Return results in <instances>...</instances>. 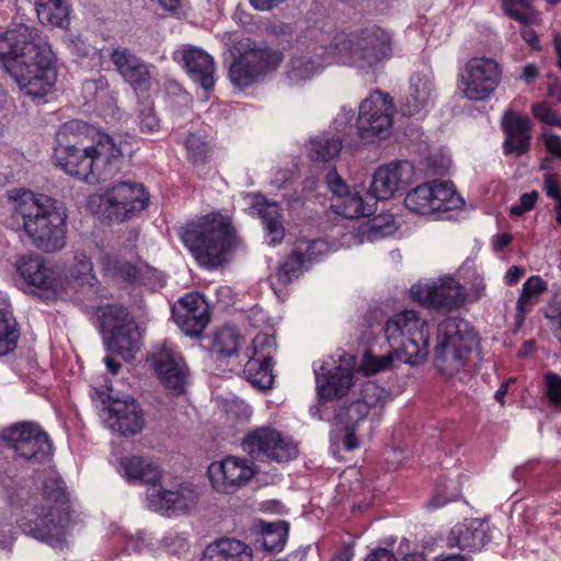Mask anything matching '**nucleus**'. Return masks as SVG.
I'll use <instances>...</instances> for the list:
<instances>
[{"label": "nucleus", "mask_w": 561, "mask_h": 561, "mask_svg": "<svg viewBox=\"0 0 561 561\" xmlns=\"http://www.w3.org/2000/svg\"><path fill=\"white\" fill-rule=\"evenodd\" d=\"M101 329L108 355L104 358L107 369L117 374L121 364L113 356L129 362L140 350L141 334L137 323L123 306H107L100 310Z\"/></svg>", "instance_id": "10"}, {"label": "nucleus", "mask_w": 561, "mask_h": 561, "mask_svg": "<svg viewBox=\"0 0 561 561\" xmlns=\"http://www.w3.org/2000/svg\"><path fill=\"white\" fill-rule=\"evenodd\" d=\"M365 561H397L394 556L387 549L380 548L373 551Z\"/></svg>", "instance_id": "62"}, {"label": "nucleus", "mask_w": 561, "mask_h": 561, "mask_svg": "<svg viewBox=\"0 0 561 561\" xmlns=\"http://www.w3.org/2000/svg\"><path fill=\"white\" fill-rule=\"evenodd\" d=\"M254 208L262 220L265 242L272 245L280 243L285 237V228L279 205L259 196L255 199Z\"/></svg>", "instance_id": "37"}, {"label": "nucleus", "mask_w": 561, "mask_h": 561, "mask_svg": "<svg viewBox=\"0 0 561 561\" xmlns=\"http://www.w3.org/2000/svg\"><path fill=\"white\" fill-rule=\"evenodd\" d=\"M389 400L390 394L385 388L365 382L357 398L344 402L335 414L331 431L333 453L340 447L347 451L359 448L380 423Z\"/></svg>", "instance_id": "6"}, {"label": "nucleus", "mask_w": 561, "mask_h": 561, "mask_svg": "<svg viewBox=\"0 0 561 561\" xmlns=\"http://www.w3.org/2000/svg\"><path fill=\"white\" fill-rule=\"evenodd\" d=\"M392 55L393 36L389 30L371 25L346 34L335 32L329 21L320 20L301 34L286 65L285 82L301 87L332 64L369 72Z\"/></svg>", "instance_id": "1"}, {"label": "nucleus", "mask_w": 561, "mask_h": 561, "mask_svg": "<svg viewBox=\"0 0 561 561\" xmlns=\"http://www.w3.org/2000/svg\"><path fill=\"white\" fill-rule=\"evenodd\" d=\"M525 274L524 268L519 266H512L504 275V282L506 285L516 284L520 277Z\"/></svg>", "instance_id": "63"}, {"label": "nucleus", "mask_w": 561, "mask_h": 561, "mask_svg": "<svg viewBox=\"0 0 561 561\" xmlns=\"http://www.w3.org/2000/svg\"><path fill=\"white\" fill-rule=\"evenodd\" d=\"M149 203L145 187L137 183L119 182L111 185L102 194L89 198V208L105 218L126 220L142 211Z\"/></svg>", "instance_id": "13"}, {"label": "nucleus", "mask_w": 561, "mask_h": 561, "mask_svg": "<svg viewBox=\"0 0 561 561\" xmlns=\"http://www.w3.org/2000/svg\"><path fill=\"white\" fill-rule=\"evenodd\" d=\"M190 159L194 163L204 162L208 153V145L202 137L191 134L185 140Z\"/></svg>", "instance_id": "51"}, {"label": "nucleus", "mask_w": 561, "mask_h": 561, "mask_svg": "<svg viewBox=\"0 0 561 561\" xmlns=\"http://www.w3.org/2000/svg\"><path fill=\"white\" fill-rule=\"evenodd\" d=\"M68 47L78 56L87 57L93 56L98 59L101 58L98 49L88 44L80 35L70 34L67 37Z\"/></svg>", "instance_id": "54"}, {"label": "nucleus", "mask_w": 561, "mask_h": 561, "mask_svg": "<svg viewBox=\"0 0 561 561\" xmlns=\"http://www.w3.org/2000/svg\"><path fill=\"white\" fill-rule=\"evenodd\" d=\"M70 516L58 507H34L26 510L20 519L22 531L37 540L45 541L55 549L64 546L69 533Z\"/></svg>", "instance_id": "17"}, {"label": "nucleus", "mask_w": 561, "mask_h": 561, "mask_svg": "<svg viewBox=\"0 0 561 561\" xmlns=\"http://www.w3.org/2000/svg\"><path fill=\"white\" fill-rule=\"evenodd\" d=\"M287 535L288 524L286 522L261 525L262 547L267 551L282 550Z\"/></svg>", "instance_id": "44"}, {"label": "nucleus", "mask_w": 561, "mask_h": 561, "mask_svg": "<svg viewBox=\"0 0 561 561\" xmlns=\"http://www.w3.org/2000/svg\"><path fill=\"white\" fill-rule=\"evenodd\" d=\"M543 391L551 404L561 407V375L547 371L543 375Z\"/></svg>", "instance_id": "49"}, {"label": "nucleus", "mask_w": 561, "mask_h": 561, "mask_svg": "<svg viewBox=\"0 0 561 561\" xmlns=\"http://www.w3.org/2000/svg\"><path fill=\"white\" fill-rule=\"evenodd\" d=\"M173 317L186 335H198L209 322L208 304L197 293L187 294L173 307Z\"/></svg>", "instance_id": "31"}, {"label": "nucleus", "mask_w": 561, "mask_h": 561, "mask_svg": "<svg viewBox=\"0 0 561 561\" xmlns=\"http://www.w3.org/2000/svg\"><path fill=\"white\" fill-rule=\"evenodd\" d=\"M435 99L433 71L425 67L411 76L407 95L400 105L401 113L404 116L423 117L434 105Z\"/></svg>", "instance_id": "30"}, {"label": "nucleus", "mask_w": 561, "mask_h": 561, "mask_svg": "<svg viewBox=\"0 0 561 561\" xmlns=\"http://www.w3.org/2000/svg\"><path fill=\"white\" fill-rule=\"evenodd\" d=\"M0 62L25 95L44 98L55 87V54L36 27L19 24L1 33Z\"/></svg>", "instance_id": "2"}, {"label": "nucleus", "mask_w": 561, "mask_h": 561, "mask_svg": "<svg viewBox=\"0 0 561 561\" xmlns=\"http://www.w3.org/2000/svg\"><path fill=\"white\" fill-rule=\"evenodd\" d=\"M96 263L105 275L116 280L136 282L139 277L137 266L112 252L99 250Z\"/></svg>", "instance_id": "39"}, {"label": "nucleus", "mask_w": 561, "mask_h": 561, "mask_svg": "<svg viewBox=\"0 0 561 561\" xmlns=\"http://www.w3.org/2000/svg\"><path fill=\"white\" fill-rule=\"evenodd\" d=\"M542 141L547 151L553 157L561 158V137L552 133H542Z\"/></svg>", "instance_id": "59"}, {"label": "nucleus", "mask_w": 561, "mask_h": 561, "mask_svg": "<svg viewBox=\"0 0 561 561\" xmlns=\"http://www.w3.org/2000/svg\"><path fill=\"white\" fill-rule=\"evenodd\" d=\"M354 110L347 106H342L327 133L336 139H341V144H350V138L356 130V123L354 124Z\"/></svg>", "instance_id": "43"}, {"label": "nucleus", "mask_w": 561, "mask_h": 561, "mask_svg": "<svg viewBox=\"0 0 561 561\" xmlns=\"http://www.w3.org/2000/svg\"><path fill=\"white\" fill-rule=\"evenodd\" d=\"M478 346V334L468 321L447 318L437 327L434 366L445 378L462 380L474 369Z\"/></svg>", "instance_id": "9"}, {"label": "nucleus", "mask_w": 561, "mask_h": 561, "mask_svg": "<svg viewBox=\"0 0 561 561\" xmlns=\"http://www.w3.org/2000/svg\"><path fill=\"white\" fill-rule=\"evenodd\" d=\"M163 546L171 553H180L184 551L187 547V539L184 535L171 530L168 531L163 537Z\"/></svg>", "instance_id": "56"}, {"label": "nucleus", "mask_w": 561, "mask_h": 561, "mask_svg": "<svg viewBox=\"0 0 561 561\" xmlns=\"http://www.w3.org/2000/svg\"><path fill=\"white\" fill-rule=\"evenodd\" d=\"M385 334L391 351L385 354L374 347L365 351L357 373L375 375L392 367L394 360L419 366L428 358L432 327L415 310L404 309L391 316L385 324Z\"/></svg>", "instance_id": "4"}, {"label": "nucleus", "mask_w": 561, "mask_h": 561, "mask_svg": "<svg viewBox=\"0 0 561 561\" xmlns=\"http://www.w3.org/2000/svg\"><path fill=\"white\" fill-rule=\"evenodd\" d=\"M215 542L225 561H253L252 549L240 540L222 538Z\"/></svg>", "instance_id": "45"}, {"label": "nucleus", "mask_w": 561, "mask_h": 561, "mask_svg": "<svg viewBox=\"0 0 561 561\" xmlns=\"http://www.w3.org/2000/svg\"><path fill=\"white\" fill-rule=\"evenodd\" d=\"M505 13L517 22L530 24L536 14L529 0H501Z\"/></svg>", "instance_id": "47"}, {"label": "nucleus", "mask_w": 561, "mask_h": 561, "mask_svg": "<svg viewBox=\"0 0 561 561\" xmlns=\"http://www.w3.org/2000/svg\"><path fill=\"white\" fill-rule=\"evenodd\" d=\"M111 60L134 91L146 92L156 85L154 66L145 62L130 49L125 47L114 48L111 53Z\"/></svg>", "instance_id": "29"}, {"label": "nucleus", "mask_w": 561, "mask_h": 561, "mask_svg": "<svg viewBox=\"0 0 561 561\" xmlns=\"http://www.w3.org/2000/svg\"><path fill=\"white\" fill-rule=\"evenodd\" d=\"M342 145L341 139L324 133L310 140L309 154L314 161H330L339 156Z\"/></svg>", "instance_id": "42"}, {"label": "nucleus", "mask_w": 561, "mask_h": 561, "mask_svg": "<svg viewBox=\"0 0 561 561\" xmlns=\"http://www.w3.org/2000/svg\"><path fill=\"white\" fill-rule=\"evenodd\" d=\"M397 225L390 214H380L358 227L357 232L342 233V243L347 248L365 242H375L396 232Z\"/></svg>", "instance_id": "33"}, {"label": "nucleus", "mask_w": 561, "mask_h": 561, "mask_svg": "<svg viewBox=\"0 0 561 561\" xmlns=\"http://www.w3.org/2000/svg\"><path fill=\"white\" fill-rule=\"evenodd\" d=\"M285 0H249L251 5L260 11L272 10Z\"/></svg>", "instance_id": "64"}, {"label": "nucleus", "mask_w": 561, "mask_h": 561, "mask_svg": "<svg viewBox=\"0 0 561 561\" xmlns=\"http://www.w3.org/2000/svg\"><path fill=\"white\" fill-rule=\"evenodd\" d=\"M92 262L84 252H77L67 271L48 268L39 256H24L19 261V274L48 298H73L76 294L94 293L98 283L92 274Z\"/></svg>", "instance_id": "7"}, {"label": "nucleus", "mask_w": 561, "mask_h": 561, "mask_svg": "<svg viewBox=\"0 0 561 561\" xmlns=\"http://www.w3.org/2000/svg\"><path fill=\"white\" fill-rule=\"evenodd\" d=\"M84 127L79 121H70L59 128L54 159L67 174L94 184L115 174L119 158L125 151L131 150V146L122 141L121 137L106 134H99L89 146L71 144V138L76 139Z\"/></svg>", "instance_id": "3"}, {"label": "nucleus", "mask_w": 561, "mask_h": 561, "mask_svg": "<svg viewBox=\"0 0 561 561\" xmlns=\"http://www.w3.org/2000/svg\"><path fill=\"white\" fill-rule=\"evenodd\" d=\"M139 128L142 133L152 134L160 129V121L151 105L147 104L138 115Z\"/></svg>", "instance_id": "53"}, {"label": "nucleus", "mask_w": 561, "mask_h": 561, "mask_svg": "<svg viewBox=\"0 0 561 561\" xmlns=\"http://www.w3.org/2000/svg\"><path fill=\"white\" fill-rule=\"evenodd\" d=\"M213 351L224 357L233 358L243 364L244 353L251 350V344L244 346V337L233 327L219 329L213 339Z\"/></svg>", "instance_id": "38"}, {"label": "nucleus", "mask_w": 561, "mask_h": 561, "mask_svg": "<svg viewBox=\"0 0 561 561\" xmlns=\"http://www.w3.org/2000/svg\"><path fill=\"white\" fill-rule=\"evenodd\" d=\"M147 506L162 515L185 514L198 502V490L192 482H178L171 486H151L146 493Z\"/></svg>", "instance_id": "22"}, {"label": "nucleus", "mask_w": 561, "mask_h": 561, "mask_svg": "<svg viewBox=\"0 0 561 561\" xmlns=\"http://www.w3.org/2000/svg\"><path fill=\"white\" fill-rule=\"evenodd\" d=\"M502 75V66L494 58H470L457 75V92L468 101H485L499 88Z\"/></svg>", "instance_id": "15"}, {"label": "nucleus", "mask_w": 561, "mask_h": 561, "mask_svg": "<svg viewBox=\"0 0 561 561\" xmlns=\"http://www.w3.org/2000/svg\"><path fill=\"white\" fill-rule=\"evenodd\" d=\"M7 196L13 220L37 248L55 252L65 247L67 215L55 199L21 187L8 191Z\"/></svg>", "instance_id": "5"}, {"label": "nucleus", "mask_w": 561, "mask_h": 561, "mask_svg": "<svg viewBox=\"0 0 561 561\" xmlns=\"http://www.w3.org/2000/svg\"><path fill=\"white\" fill-rule=\"evenodd\" d=\"M414 175V165L407 160L381 164L370 176L367 196L375 202L390 201L413 182Z\"/></svg>", "instance_id": "24"}, {"label": "nucleus", "mask_w": 561, "mask_h": 561, "mask_svg": "<svg viewBox=\"0 0 561 561\" xmlns=\"http://www.w3.org/2000/svg\"><path fill=\"white\" fill-rule=\"evenodd\" d=\"M537 199L538 193L536 191L523 194L519 198V202L511 207V214L513 216L524 215L535 206Z\"/></svg>", "instance_id": "57"}, {"label": "nucleus", "mask_w": 561, "mask_h": 561, "mask_svg": "<svg viewBox=\"0 0 561 561\" xmlns=\"http://www.w3.org/2000/svg\"><path fill=\"white\" fill-rule=\"evenodd\" d=\"M543 190L553 201L561 199V183L556 174L547 172L543 175Z\"/></svg>", "instance_id": "58"}, {"label": "nucleus", "mask_w": 561, "mask_h": 561, "mask_svg": "<svg viewBox=\"0 0 561 561\" xmlns=\"http://www.w3.org/2000/svg\"><path fill=\"white\" fill-rule=\"evenodd\" d=\"M505 141L503 150L505 154L520 156L529 146L530 121L515 112H507L503 117Z\"/></svg>", "instance_id": "36"}, {"label": "nucleus", "mask_w": 561, "mask_h": 561, "mask_svg": "<svg viewBox=\"0 0 561 561\" xmlns=\"http://www.w3.org/2000/svg\"><path fill=\"white\" fill-rule=\"evenodd\" d=\"M250 325L257 330L251 337V350L244 355V376L254 387L267 390L273 386L272 356L276 351L273 328L266 312L253 309L249 316Z\"/></svg>", "instance_id": "11"}, {"label": "nucleus", "mask_w": 561, "mask_h": 561, "mask_svg": "<svg viewBox=\"0 0 561 561\" xmlns=\"http://www.w3.org/2000/svg\"><path fill=\"white\" fill-rule=\"evenodd\" d=\"M1 439L19 457L42 461L51 453L47 435L35 424L21 423L4 430Z\"/></svg>", "instance_id": "26"}, {"label": "nucleus", "mask_w": 561, "mask_h": 561, "mask_svg": "<svg viewBox=\"0 0 561 561\" xmlns=\"http://www.w3.org/2000/svg\"><path fill=\"white\" fill-rule=\"evenodd\" d=\"M547 284L540 276H531L524 284L516 305V324L520 327L526 314L538 302Z\"/></svg>", "instance_id": "40"}, {"label": "nucleus", "mask_w": 561, "mask_h": 561, "mask_svg": "<svg viewBox=\"0 0 561 561\" xmlns=\"http://www.w3.org/2000/svg\"><path fill=\"white\" fill-rule=\"evenodd\" d=\"M394 105L389 94L376 90L358 107L356 131L362 139H386L393 127Z\"/></svg>", "instance_id": "18"}, {"label": "nucleus", "mask_w": 561, "mask_h": 561, "mask_svg": "<svg viewBox=\"0 0 561 561\" xmlns=\"http://www.w3.org/2000/svg\"><path fill=\"white\" fill-rule=\"evenodd\" d=\"M231 55L233 60L229 67V77L238 87H248L261 80L276 70L283 59L277 50L259 45L250 38L238 39Z\"/></svg>", "instance_id": "12"}, {"label": "nucleus", "mask_w": 561, "mask_h": 561, "mask_svg": "<svg viewBox=\"0 0 561 561\" xmlns=\"http://www.w3.org/2000/svg\"><path fill=\"white\" fill-rule=\"evenodd\" d=\"M102 398L101 417L112 432L124 436L139 434L145 425L142 411L130 397H115L112 389Z\"/></svg>", "instance_id": "20"}, {"label": "nucleus", "mask_w": 561, "mask_h": 561, "mask_svg": "<svg viewBox=\"0 0 561 561\" xmlns=\"http://www.w3.org/2000/svg\"><path fill=\"white\" fill-rule=\"evenodd\" d=\"M404 204L411 213L430 216L459 209L463 206V199L451 182L433 180L408 192Z\"/></svg>", "instance_id": "16"}, {"label": "nucleus", "mask_w": 561, "mask_h": 561, "mask_svg": "<svg viewBox=\"0 0 561 561\" xmlns=\"http://www.w3.org/2000/svg\"><path fill=\"white\" fill-rule=\"evenodd\" d=\"M257 472L254 462L240 456H227L215 460L207 468L213 490L218 494L232 495L248 485Z\"/></svg>", "instance_id": "19"}, {"label": "nucleus", "mask_w": 561, "mask_h": 561, "mask_svg": "<svg viewBox=\"0 0 561 561\" xmlns=\"http://www.w3.org/2000/svg\"><path fill=\"white\" fill-rule=\"evenodd\" d=\"M490 526L488 522L471 518L457 524L450 531L448 541L451 546L477 551L490 541Z\"/></svg>", "instance_id": "34"}, {"label": "nucleus", "mask_w": 561, "mask_h": 561, "mask_svg": "<svg viewBox=\"0 0 561 561\" xmlns=\"http://www.w3.org/2000/svg\"><path fill=\"white\" fill-rule=\"evenodd\" d=\"M354 358L348 354L340 355L339 364L331 358L314 366L317 392L321 399L331 400L343 397L354 385Z\"/></svg>", "instance_id": "23"}, {"label": "nucleus", "mask_w": 561, "mask_h": 561, "mask_svg": "<svg viewBox=\"0 0 561 561\" xmlns=\"http://www.w3.org/2000/svg\"><path fill=\"white\" fill-rule=\"evenodd\" d=\"M546 317L551 322L556 337L561 342V290L557 291L548 304Z\"/></svg>", "instance_id": "52"}, {"label": "nucleus", "mask_w": 561, "mask_h": 561, "mask_svg": "<svg viewBox=\"0 0 561 561\" xmlns=\"http://www.w3.org/2000/svg\"><path fill=\"white\" fill-rule=\"evenodd\" d=\"M68 0H36V11L43 24L66 27L69 23Z\"/></svg>", "instance_id": "41"}, {"label": "nucleus", "mask_w": 561, "mask_h": 561, "mask_svg": "<svg viewBox=\"0 0 561 561\" xmlns=\"http://www.w3.org/2000/svg\"><path fill=\"white\" fill-rule=\"evenodd\" d=\"M18 337L15 320L9 312L0 310V356L14 350Z\"/></svg>", "instance_id": "46"}, {"label": "nucleus", "mask_w": 561, "mask_h": 561, "mask_svg": "<svg viewBox=\"0 0 561 561\" xmlns=\"http://www.w3.org/2000/svg\"><path fill=\"white\" fill-rule=\"evenodd\" d=\"M243 448L251 455L276 462H288L296 458L298 450L294 440L283 436L275 428L263 426L247 435Z\"/></svg>", "instance_id": "25"}, {"label": "nucleus", "mask_w": 561, "mask_h": 561, "mask_svg": "<svg viewBox=\"0 0 561 561\" xmlns=\"http://www.w3.org/2000/svg\"><path fill=\"white\" fill-rule=\"evenodd\" d=\"M225 412L228 420L248 422L252 415L251 407L242 399L232 398L226 402Z\"/></svg>", "instance_id": "50"}, {"label": "nucleus", "mask_w": 561, "mask_h": 561, "mask_svg": "<svg viewBox=\"0 0 561 561\" xmlns=\"http://www.w3.org/2000/svg\"><path fill=\"white\" fill-rule=\"evenodd\" d=\"M180 236L194 259L208 268L226 263L237 245L231 219L220 213H210L186 222Z\"/></svg>", "instance_id": "8"}, {"label": "nucleus", "mask_w": 561, "mask_h": 561, "mask_svg": "<svg viewBox=\"0 0 561 561\" xmlns=\"http://www.w3.org/2000/svg\"><path fill=\"white\" fill-rule=\"evenodd\" d=\"M325 181L332 194L331 208L335 214L355 219L375 213V203L365 201L358 188L347 185L334 169L327 173Z\"/></svg>", "instance_id": "27"}, {"label": "nucleus", "mask_w": 561, "mask_h": 561, "mask_svg": "<svg viewBox=\"0 0 561 561\" xmlns=\"http://www.w3.org/2000/svg\"><path fill=\"white\" fill-rule=\"evenodd\" d=\"M173 58L185 68L190 78L205 91L213 88L215 62L213 57L204 49L184 45L174 51Z\"/></svg>", "instance_id": "32"}, {"label": "nucleus", "mask_w": 561, "mask_h": 561, "mask_svg": "<svg viewBox=\"0 0 561 561\" xmlns=\"http://www.w3.org/2000/svg\"><path fill=\"white\" fill-rule=\"evenodd\" d=\"M151 365L161 383L170 391L180 394L187 383V366L181 353L164 343L151 355Z\"/></svg>", "instance_id": "28"}, {"label": "nucleus", "mask_w": 561, "mask_h": 561, "mask_svg": "<svg viewBox=\"0 0 561 561\" xmlns=\"http://www.w3.org/2000/svg\"><path fill=\"white\" fill-rule=\"evenodd\" d=\"M485 283L484 278L477 274L473 278L471 289L468 294L469 298L472 300H478L484 295Z\"/></svg>", "instance_id": "60"}, {"label": "nucleus", "mask_w": 561, "mask_h": 561, "mask_svg": "<svg viewBox=\"0 0 561 561\" xmlns=\"http://www.w3.org/2000/svg\"><path fill=\"white\" fill-rule=\"evenodd\" d=\"M411 297L420 305L437 310L459 308L467 299L465 287L451 276H443L435 280L414 284Z\"/></svg>", "instance_id": "21"}, {"label": "nucleus", "mask_w": 561, "mask_h": 561, "mask_svg": "<svg viewBox=\"0 0 561 561\" xmlns=\"http://www.w3.org/2000/svg\"><path fill=\"white\" fill-rule=\"evenodd\" d=\"M119 474L131 483H142L151 486H158L161 481L162 471L152 460L138 456H124L118 466Z\"/></svg>", "instance_id": "35"}, {"label": "nucleus", "mask_w": 561, "mask_h": 561, "mask_svg": "<svg viewBox=\"0 0 561 561\" xmlns=\"http://www.w3.org/2000/svg\"><path fill=\"white\" fill-rule=\"evenodd\" d=\"M107 80L100 76L96 79L85 80L82 84V93L87 102L103 100L108 95Z\"/></svg>", "instance_id": "48"}, {"label": "nucleus", "mask_w": 561, "mask_h": 561, "mask_svg": "<svg viewBox=\"0 0 561 561\" xmlns=\"http://www.w3.org/2000/svg\"><path fill=\"white\" fill-rule=\"evenodd\" d=\"M201 561H225V559L221 557L216 542H213L206 547Z\"/></svg>", "instance_id": "61"}, {"label": "nucleus", "mask_w": 561, "mask_h": 561, "mask_svg": "<svg viewBox=\"0 0 561 561\" xmlns=\"http://www.w3.org/2000/svg\"><path fill=\"white\" fill-rule=\"evenodd\" d=\"M533 113L540 122L551 125L561 126V117H559L547 103H539L533 106Z\"/></svg>", "instance_id": "55"}, {"label": "nucleus", "mask_w": 561, "mask_h": 561, "mask_svg": "<svg viewBox=\"0 0 561 561\" xmlns=\"http://www.w3.org/2000/svg\"><path fill=\"white\" fill-rule=\"evenodd\" d=\"M342 233L339 228H335L332 238L334 239L337 236L342 237ZM340 248H347L342 243V238L330 242L321 238L314 240L300 239L296 241L289 256L271 276L272 287L276 290L277 287L287 285L293 279L297 278L305 270L311 267L312 264Z\"/></svg>", "instance_id": "14"}]
</instances>
